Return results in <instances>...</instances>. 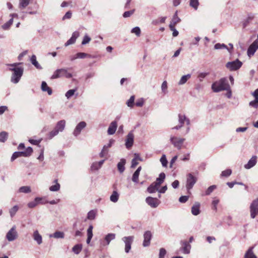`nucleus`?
<instances>
[{
	"label": "nucleus",
	"instance_id": "nucleus-48",
	"mask_svg": "<svg viewBox=\"0 0 258 258\" xmlns=\"http://www.w3.org/2000/svg\"><path fill=\"white\" fill-rule=\"evenodd\" d=\"M145 103V100L143 98H141L138 99L136 103H135V105H136L138 107H142Z\"/></svg>",
	"mask_w": 258,
	"mask_h": 258
},
{
	"label": "nucleus",
	"instance_id": "nucleus-30",
	"mask_svg": "<svg viewBox=\"0 0 258 258\" xmlns=\"http://www.w3.org/2000/svg\"><path fill=\"white\" fill-rule=\"evenodd\" d=\"M125 164V160L124 159H121L117 164V169L120 173H122L124 170V165Z\"/></svg>",
	"mask_w": 258,
	"mask_h": 258
},
{
	"label": "nucleus",
	"instance_id": "nucleus-45",
	"mask_svg": "<svg viewBox=\"0 0 258 258\" xmlns=\"http://www.w3.org/2000/svg\"><path fill=\"white\" fill-rule=\"evenodd\" d=\"M18 210L19 207L17 205L14 206L13 208H12L9 211L11 217H13L17 213V212L18 211Z\"/></svg>",
	"mask_w": 258,
	"mask_h": 258
},
{
	"label": "nucleus",
	"instance_id": "nucleus-37",
	"mask_svg": "<svg viewBox=\"0 0 258 258\" xmlns=\"http://www.w3.org/2000/svg\"><path fill=\"white\" fill-rule=\"evenodd\" d=\"M82 245L81 244H77L73 246L72 251L74 253L78 254L80 253L82 249Z\"/></svg>",
	"mask_w": 258,
	"mask_h": 258
},
{
	"label": "nucleus",
	"instance_id": "nucleus-43",
	"mask_svg": "<svg viewBox=\"0 0 258 258\" xmlns=\"http://www.w3.org/2000/svg\"><path fill=\"white\" fill-rule=\"evenodd\" d=\"M8 136V134L6 132H2L0 133V142H5Z\"/></svg>",
	"mask_w": 258,
	"mask_h": 258
},
{
	"label": "nucleus",
	"instance_id": "nucleus-13",
	"mask_svg": "<svg viewBox=\"0 0 258 258\" xmlns=\"http://www.w3.org/2000/svg\"><path fill=\"white\" fill-rule=\"evenodd\" d=\"M258 49V39L254 40L253 43L249 46L247 49V55L250 57L253 55L256 50Z\"/></svg>",
	"mask_w": 258,
	"mask_h": 258
},
{
	"label": "nucleus",
	"instance_id": "nucleus-12",
	"mask_svg": "<svg viewBox=\"0 0 258 258\" xmlns=\"http://www.w3.org/2000/svg\"><path fill=\"white\" fill-rule=\"evenodd\" d=\"M87 126L86 122L82 121L80 122L75 128L73 134L75 137H78L81 133L82 131Z\"/></svg>",
	"mask_w": 258,
	"mask_h": 258
},
{
	"label": "nucleus",
	"instance_id": "nucleus-21",
	"mask_svg": "<svg viewBox=\"0 0 258 258\" xmlns=\"http://www.w3.org/2000/svg\"><path fill=\"white\" fill-rule=\"evenodd\" d=\"M256 159L257 157L256 156H252L248 163L244 165V168L249 169L253 167L256 163Z\"/></svg>",
	"mask_w": 258,
	"mask_h": 258
},
{
	"label": "nucleus",
	"instance_id": "nucleus-31",
	"mask_svg": "<svg viewBox=\"0 0 258 258\" xmlns=\"http://www.w3.org/2000/svg\"><path fill=\"white\" fill-rule=\"evenodd\" d=\"M31 62L34 65L37 69L41 70L42 68L36 60V56L35 55H32L30 58Z\"/></svg>",
	"mask_w": 258,
	"mask_h": 258
},
{
	"label": "nucleus",
	"instance_id": "nucleus-63",
	"mask_svg": "<svg viewBox=\"0 0 258 258\" xmlns=\"http://www.w3.org/2000/svg\"><path fill=\"white\" fill-rule=\"evenodd\" d=\"M108 150L105 149L103 147L101 152L99 154V156L100 157H105L108 153Z\"/></svg>",
	"mask_w": 258,
	"mask_h": 258
},
{
	"label": "nucleus",
	"instance_id": "nucleus-42",
	"mask_svg": "<svg viewBox=\"0 0 258 258\" xmlns=\"http://www.w3.org/2000/svg\"><path fill=\"white\" fill-rule=\"evenodd\" d=\"M77 57L78 58H84L85 57H92V56L89 54H87L85 52H78L77 53Z\"/></svg>",
	"mask_w": 258,
	"mask_h": 258
},
{
	"label": "nucleus",
	"instance_id": "nucleus-18",
	"mask_svg": "<svg viewBox=\"0 0 258 258\" xmlns=\"http://www.w3.org/2000/svg\"><path fill=\"white\" fill-rule=\"evenodd\" d=\"M42 198L36 197L35 198L34 201L28 203L27 206L29 208H34L36 207L38 204H44V202H42Z\"/></svg>",
	"mask_w": 258,
	"mask_h": 258
},
{
	"label": "nucleus",
	"instance_id": "nucleus-49",
	"mask_svg": "<svg viewBox=\"0 0 258 258\" xmlns=\"http://www.w3.org/2000/svg\"><path fill=\"white\" fill-rule=\"evenodd\" d=\"M131 33L135 34L137 36H140L141 35V29L139 27H134L132 29Z\"/></svg>",
	"mask_w": 258,
	"mask_h": 258
},
{
	"label": "nucleus",
	"instance_id": "nucleus-59",
	"mask_svg": "<svg viewBox=\"0 0 258 258\" xmlns=\"http://www.w3.org/2000/svg\"><path fill=\"white\" fill-rule=\"evenodd\" d=\"M209 74L208 73H201L199 74L198 78L200 82L203 81V79Z\"/></svg>",
	"mask_w": 258,
	"mask_h": 258
},
{
	"label": "nucleus",
	"instance_id": "nucleus-17",
	"mask_svg": "<svg viewBox=\"0 0 258 258\" xmlns=\"http://www.w3.org/2000/svg\"><path fill=\"white\" fill-rule=\"evenodd\" d=\"M80 33L78 31H75L73 33L72 37L69 39L64 44L65 46H68L70 45L74 44L77 38L79 36Z\"/></svg>",
	"mask_w": 258,
	"mask_h": 258
},
{
	"label": "nucleus",
	"instance_id": "nucleus-54",
	"mask_svg": "<svg viewBox=\"0 0 258 258\" xmlns=\"http://www.w3.org/2000/svg\"><path fill=\"white\" fill-rule=\"evenodd\" d=\"M90 41H91V38L87 34H86L84 36V37H83V40L82 42V44L85 45V44L89 43V42Z\"/></svg>",
	"mask_w": 258,
	"mask_h": 258
},
{
	"label": "nucleus",
	"instance_id": "nucleus-19",
	"mask_svg": "<svg viewBox=\"0 0 258 258\" xmlns=\"http://www.w3.org/2000/svg\"><path fill=\"white\" fill-rule=\"evenodd\" d=\"M181 244L182 245L181 250L182 252L184 254H188L190 253V250L191 248V245L187 241H181Z\"/></svg>",
	"mask_w": 258,
	"mask_h": 258
},
{
	"label": "nucleus",
	"instance_id": "nucleus-28",
	"mask_svg": "<svg viewBox=\"0 0 258 258\" xmlns=\"http://www.w3.org/2000/svg\"><path fill=\"white\" fill-rule=\"evenodd\" d=\"M54 184L50 186L49 188V189L51 191H57L60 189V185L59 183H58L57 179H55L53 182Z\"/></svg>",
	"mask_w": 258,
	"mask_h": 258
},
{
	"label": "nucleus",
	"instance_id": "nucleus-33",
	"mask_svg": "<svg viewBox=\"0 0 258 258\" xmlns=\"http://www.w3.org/2000/svg\"><path fill=\"white\" fill-rule=\"evenodd\" d=\"M54 237L55 238H63L64 237V233L63 232L57 231L53 234H50L49 237Z\"/></svg>",
	"mask_w": 258,
	"mask_h": 258
},
{
	"label": "nucleus",
	"instance_id": "nucleus-25",
	"mask_svg": "<svg viewBox=\"0 0 258 258\" xmlns=\"http://www.w3.org/2000/svg\"><path fill=\"white\" fill-rule=\"evenodd\" d=\"M200 204L199 203L196 202L191 207V213L192 215L197 216L200 214Z\"/></svg>",
	"mask_w": 258,
	"mask_h": 258
},
{
	"label": "nucleus",
	"instance_id": "nucleus-11",
	"mask_svg": "<svg viewBox=\"0 0 258 258\" xmlns=\"http://www.w3.org/2000/svg\"><path fill=\"white\" fill-rule=\"evenodd\" d=\"M197 178L191 173H188L186 176V187L188 190L192 188L194 184L196 183Z\"/></svg>",
	"mask_w": 258,
	"mask_h": 258
},
{
	"label": "nucleus",
	"instance_id": "nucleus-56",
	"mask_svg": "<svg viewBox=\"0 0 258 258\" xmlns=\"http://www.w3.org/2000/svg\"><path fill=\"white\" fill-rule=\"evenodd\" d=\"M170 29L173 31L172 35L173 37H176L178 35V32L175 29V26L172 24H169Z\"/></svg>",
	"mask_w": 258,
	"mask_h": 258
},
{
	"label": "nucleus",
	"instance_id": "nucleus-7",
	"mask_svg": "<svg viewBox=\"0 0 258 258\" xmlns=\"http://www.w3.org/2000/svg\"><path fill=\"white\" fill-rule=\"evenodd\" d=\"M18 237L16 226H13L7 232L6 238L9 241H13Z\"/></svg>",
	"mask_w": 258,
	"mask_h": 258
},
{
	"label": "nucleus",
	"instance_id": "nucleus-2",
	"mask_svg": "<svg viewBox=\"0 0 258 258\" xmlns=\"http://www.w3.org/2000/svg\"><path fill=\"white\" fill-rule=\"evenodd\" d=\"M229 85L225 78H223L216 81L212 85V89L214 92H219L223 90H229Z\"/></svg>",
	"mask_w": 258,
	"mask_h": 258
},
{
	"label": "nucleus",
	"instance_id": "nucleus-38",
	"mask_svg": "<svg viewBox=\"0 0 258 258\" xmlns=\"http://www.w3.org/2000/svg\"><path fill=\"white\" fill-rule=\"evenodd\" d=\"M180 21V19L177 16V11H176L175 13L170 24H172V25H173V26H175V25L176 24L178 23Z\"/></svg>",
	"mask_w": 258,
	"mask_h": 258
},
{
	"label": "nucleus",
	"instance_id": "nucleus-41",
	"mask_svg": "<svg viewBox=\"0 0 258 258\" xmlns=\"http://www.w3.org/2000/svg\"><path fill=\"white\" fill-rule=\"evenodd\" d=\"M119 195L117 191H114L110 197L111 202L116 203L118 200Z\"/></svg>",
	"mask_w": 258,
	"mask_h": 258
},
{
	"label": "nucleus",
	"instance_id": "nucleus-22",
	"mask_svg": "<svg viewBox=\"0 0 258 258\" xmlns=\"http://www.w3.org/2000/svg\"><path fill=\"white\" fill-rule=\"evenodd\" d=\"M117 126V122L116 121H112L109 125L107 130L108 135H113L115 133Z\"/></svg>",
	"mask_w": 258,
	"mask_h": 258
},
{
	"label": "nucleus",
	"instance_id": "nucleus-61",
	"mask_svg": "<svg viewBox=\"0 0 258 258\" xmlns=\"http://www.w3.org/2000/svg\"><path fill=\"white\" fill-rule=\"evenodd\" d=\"M72 15V13L71 11L67 12L66 14L62 17V20H64L66 19H70L71 18Z\"/></svg>",
	"mask_w": 258,
	"mask_h": 258
},
{
	"label": "nucleus",
	"instance_id": "nucleus-32",
	"mask_svg": "<svg viewBox=\"0 0 258 258\" xmlns=\"http://www.w3.org/2000/svg\"><path fill=\"white\" fill-rule=\"evenodd\" d=\"M253 247H250L244 255V258H257L253 251Z\"/></svg>",
	"mask_w": 258,
	"mask_h": 258
},
{
	"label": "nucleus",
	"instance_id": "nucleus-6",
	"mask_svg": "<svg viewBox=\"0 0 258 258\" xmlns=\"http://www.w3.org/2000/svg\"><path fill=\"white\" fill-rule=\"evenodd\" d=\"M242 63L237 59L234 61H229L226 64V67L230 71H235L239 69L242 66Z\"/></svg>",
	"mask_w": 258,
	"mask_h": 258
},
{
	"label": "nucleus",
	"instance_id": "nucleus-24",
	"mask_svg": "<svg viewBox=\"0 0 258 258\" xmlns=\"http://www.w3.org/2000/svg\"><path fill=\"white\" fill-rule=\"evenodd\" d=\"M116 235L114 233H108L104 238V243L103 244L104 245H108L109 244L110 241L115 238Z\"/></svg>",
	"mask_w": 258,
	"mask_h": 258
},
{
	"label": "nucleus",
	"instance_id": "nucleus-14",
	"mask_svg": "<svg viewBox=\"0 0 258 258\" xmlns=\"http://www.w3.org/2000/svg\"><path fill=\"white\" fill-rule=\"evenodd\" d=\"M146 202L148 205L153 208L157 207L160 203V201L157 198L151 197H148L146 198Z\"/></svg>",
	"mask_w": 258,
	"mask_h": 258
},
{
	"label": "nucleus",
	"instance_id": "nucleus-52",
	"mask_svg": "<svg viewBox=\"0 0 258 258\" xmlns=\"http://www.w3.org/2000/svg\"><path fill=\"white\" fill-rule=\"evenodd\" d=\"M76 89H71V90H69V91H68L66 94H65V96L66 97L68 98V99H69L70 98H71L73 95H74V94H75V92H76Z\"/></svg>",
	"mask_w": 258,
	"mask_h": 258
},
{
	"label": "nucleus",
	"instance_id": "nucleus-3",
	"mask_svg": "<svg viewBox=\"0 0 258 258\" xmlns=\"http://www.w3.org/2000/svg\"><path fill=\"white\" fill-rule=\"evenodd\" d=\"M66 122L64 120H61L58 121L54 129L48 134V138L52 139L54 137L57 135L59 132H62L66 126Z\"/></svg>",
	"mask_w": 258,
	"mask_h": 258
},
{
	"label": "nucleus",
	"instance_id": "nucleus-40",
	"mask_svg": "<svg viewBox=\"0 0 258 258\" xmlns=\"http://www.w3.org/2000/svg\"><path fill=\"white\" fill-rule=\"evenodd\" d=\"M199 4V0H190L189 1V6L195 10L198 9Z\"/></svg>",
	"mask_w": 258,
	"mask_h": 258
},
{
	"label": "nucleus",
	"instance_id": "nucleus-55",
	"mask_svg": "<svg viewBox=\"0 0 258 258\" xmlns=\"http://www.w3.org/2000/svg\"><path fill=\"white\" fill-rule=\"evenodd\" d=\"M231 173L232 171L231 169H227L222 172L221 176L223 177H228L231 174Z\"/></svg>",
	"mask_w": 258,
	"mask_h": 258
},
{
	"label": "nucleus",
	"instance_id": "nucleus-27",
	"mask_svg": "<svg viewBox=\"0 0 258 258\" xmlns=\"http://www.w3.org/2000/svg\"><path fill=\"white\" fill-rule=\"evenodd\" d=\"M159 188L158 185L153 182L148 188L147 191L150 194L155 193L156 191H158Z\"/></svg>",
	"mask_w": 258,
	"mask_h": 258
},
{
	"label": "nucleus",
	"instance_id": "nucleus-62",
	"mask_svg": "<svg viewBox=\"0 0 258 258\" xmlns=\"http://www.w3.org/2000/svg\"><path fill=\"white\" fill-rule=\"evenodd\" d=\"M114 143V140L113 139H110L109 141V143L103 146V148L105 149L108 150V148H110L112 144Z\"/></svg>",
	"mask_w": 258,
	"mask_h": 258
},
{
	"label": "nucleus",
	"instance_id": "nucleus-1",
	"mask_svg": "<svg viewBox=\"0 0 258 258\" xmlns=\"http://www.w3.org/2000/svg\"><path fill=\"white\" fill-rule=\"evenodd\" d=\"M22 62L7 64L9 70L12 72L11 82L14 84H17L20 80L24 73V68L21 66Z\"/></svg>",
	"mask_w": 258,
	"mask_h": 258
},
{
	"label": "nucleus",
	"instance_id": "nucleus-15",
	"mask_svg": "<svg viewBox=\"0 0 258 258\" xmlns=\"http://www.w3.org/2000/svg\"><path fill=\"white\" fill-rule=\"evenodd\" d=\"M134 135L133 131H131L126 136L125 145L127 149H130L133 145Z\"/></svg>",
	"mask_w": 258,
	"mask_h": 258
},
{
	"label": "nucleus",
	"instance_id": "nucleus-9",
	"mask_svg": "<svg viewBox=\"0 0 258 258\" xmlns=\"http://www.w3.org/2000/svg\"><path fill=\"white\" fill-rule=\"evenodd\" d=\"M250 213L251 218L254 219L258 215V198L253 200L250 206Z\"/></svg>",
	"mask_w": 258,
	"mask_h": 258
},
{
	"label": "nucleus",
	"instance_id": "nucleus-36",
	"mask_svg": "<svg viewBox=\"0 0 258 258\" xmlns=\"http://www.w3.org/2000/svg\"><path fill=\"white\" fill-rule=\"evenodd\" d=\"M18 192L21 193L28 194L31 192V188L29 186H23L19 188Z\"/></svg>",
	"mask_w": 258,
	"mask_h": 258
},
{
	"label": "nucleus",
	"instance_id": "nucleus-5",
	"mask_svg": "<svg viewBox=\"0 0 258 258\" xmlns=\"http://www.w3.org/2000/svg\"><path fill=\"white\" fill-rule=\"evenodd\" d=\"M33 152V149L31 147H29L25 151L22 152H15L12 155L11 161H13L18 157H29Z\"/></svg>",
	"mask_w": 258,
	"mask_h": 258
},
{
	"label": "nucleus",
	"instance_id": "nucleus-50",
	"mask_svg": "<svg viewBox=\"0 0 258 258\" xmlns=\"http://www.w3.org/2000/svg\"><path fill=\"white\" fill-rule=\"evenodd\" d=\"M95 212L93 210H91L88 213L87 218L89 220H93L95 218Z\"/></svg>",
	"mask_w": 258,
	"mask_h": 258
},
{
	"label": "nucleus",
	"instance_id": "nucleus-44",
	"mask_svg": "<svg viewBox=\"0 0 258 258\" xmlns=\"http://www.w3.org/2000/svg\"><path fill=\"white\" fill-rule=\"evenodd\" d=\"M249 106L254 109L258 108V98L254 99L249 103Z\"/></svg>",
	"mask_w": 258,
	"mask_h": 258
},
{
	"label": "nucleus",
	"instance_id": "nucleus-20",
	"mask_svg": "<svg viewBox=\"0 0 258 258\" xmlns=\"http://www.w3.org/2000/svg\"><path fill=\"white\" fill-rule=\"evenodd\" d=\"M178 122L180 125H182L183 126L184 123L185 122L187 125H189L190 124L189 119L187 118L185 115L182 114H178Z\"/></svg>",
	"mask_w": 258,
	"mask_h": 258
},
{
	"label": "nucleus",
	"instance_id": "nucleus-47",
	"mask_svg": "<svg viewBox=\"0 0 258 258\" xmlns=\"http://www.w3.org/2000/svg\"><path fill=\"white\" fill-rule=\"evenodd\" d=\"M166 19V17H161L158 20H156L153 21L152 23L155 25H157L159 23H164Z\"/></svg>",
	"mask_w": 258,
	"mask_h": 258
},
{
	"label": "nucleus",
	"instance_id": "nucleus-64",
	"mask_svg": "<svg viewBox=\"0 0 258 258\" xmlns=\"http://www.w3.org/2000/svg\"><path fill=\"white\" fill-rule=\"evenodd\" d=\"M188 196H181L179 198V201L180 203H184L186 202L188 200Z\"/></svg>",
	"mask_w": 258,
	"mask_h": 258
},
{
	"label": "nucleus",
	"instance_id": "nucleus-39",
	"mask_svg": "<svg viewBox=\"0 0 258 258\" xmlns=\"http://www.w3.org/2000/svg\"><path fill=\"white\" fill-rule=\"evenodd\" d=\"M135 96L134 95H132L131 96L130 99L127 100L126 104L128 107L131 108H133L135 105Z\"/></svg>",
	"mask_w": 258,
	"mask_h": 258
},
{
	"label": "nucleus",
	"instance_id": "nucleus-29",
	"mask_svg": "<svg viewBox=\"0 0 258 258\" xmlns=\"http://www.w3.org/2000/svg\"><path fill=\"white\" fill-rule=\"evenodd\" d=\"M30 0H20L19 8L20 10L25 9L30 4Z\"/></svg>",
	"mask_w": 258,
	"mask_h": 258
},
{
	"label": "nucleus",
	"instance_id": "nucleus-57",
	"mask_svg": "<svg viewBox=\"0 0 258 258\" xmlns=\"http://www.w3.org/2000/svg\"><path fill=\"white\" fill-rule=\"evenodd\" d=\"M166 254V250L164 248H161L159 250V258H164Z\"/></svg>",
	"mask_w": 258,
	"mask_h": 258
},
{
	"label": "nucleus",
	"instance_id": "nucleus-34",
	"mask_svg": "<svg viewBox=\"0 0 258 258\" xmlns=\"http://www.w3.org/2000/svg\"><path fill=\"white\" fill-rule=\"evenodd\" d=\"M214 48L215 49H226L229 51V53H231V52H232V51H230V49L228 47H227V45L224 43H216L214 45Z\"/></svg>",
	"mask_w": 258,
	"mask_h": 258
},
{
	"label": "nucleus",
	"instance_id": "nucleus-16",
	"mask_svg": "<svg viewBox=\"0 0 258 258\" xmlns=\"http://www.w3.org/2000/svg\"><path fill=\"white\" fill-rule=\"evenodd\" d=\"M152 237V233L150 231H146L144 234V241L143 245L144 247H147L150 245V240Z\"/></svg>",
	"mask_w": 258,
	"mask_h": 258
},
{
	"label": "nucleus",
	"instance_id": "nucleus-53",
	"mask_svg": "<svg viewBox=\"0 0 258 258\" xmlns=\"http://www.w3.org/2000/svg\"><path fill=\"white\" fill-rule=\"evenodd\" d=\"M139 175L140 174L136 173V172L134 173L132 180L134 183H138L139 182Z\"/></svg>",
	"mask_w": 258,
	"mask_h": 258
},
{
	"label": "nucleus",
	"instance_id": "nucleus-4",
	"mask_svg": "<svg viewBox=\"0 0 258 258\" xmlns=\"http://www.w3.org/2000/svg\"><path fill=\"white\" fill-rule=\"evenodd\" d=\"M65 76L67 78L72 77V74L68 73L66 69H60L56 70L51 77V79H55L61 77Z\"/></svg>",
	"mask_w": 258,
	"mask_h": 258
},
{
	"label": "nucleus",
	"instance_id": "nucleus-46",
	"mask_svg": "<svg viewBox=\"0 0 258 258\" xmlns=\"http://www.w3.org/2000/svg\"><path fill=\"white\" fill-rule=\"evenodd\" d=\"M160 161L162 164V165L163 167H167L168 161L167 160L165 155H164V154L162 155V156H161V157L160 158Z\"/></svg>",
	"mask_w": 258,
	"mask_h": 258
},
{
	"label": "nucleus",
	"instance_id": "nucleus-8",
	"mask_svg": "<svg viewBox=\"0 0 258 258\" xmlns=\"http://www.w3.org/2000/svg\"><path fill=\"white\" fill-rule=\"evenodd\" d=\"M184 140L185 139L183 138H178L172 136H171L170 138V141L172 144L178 150L181 149Z\"/></svg>",
	"mask_w": 258,
	"mask_h": 258
},
{
	"label": "nucleus",
	"instance_id": "nucleus-60",
	"mask_svg": "<svg viewBox=\"0 0 258 258\" xmlns=\"http://www.w3.org/2000/svg\"><path fill=\"white\" fill-rule=\"evenodd\" d=\"M135 12V10H132L129 11L125 12L123 14V17L124 18L130 17L131 15H132Z\"/></svg>",
	"mask_w": 258,
	"mask_h": 258
},
{
	"label": "nucleus",
	"instance_id": "nucleus-10",
	"mask_svg": "<svg viewBox=\"0 0 258 258\" xmlns=\"http://www.w3.org/2000/svg\"><path fill=\"white\" fill-rule=\"evenodd\" d=\"M134 239V236H124L122 238V240L125 244V251L126 253H128L131 249V245L133 242Z\"/></svg>",
	"mask_w": 258,
	"mask_h": 258
},
{
	"label": "nucleus",
	"instance_id": "nucleus-23",
	"mask_svg": "<svg viewBox=\"0 0 258 258\" xmlns=\"http://www.w3.org/2000/svg\"><path fill=\"white\" fill-rule=\"evenodd\" d=\"M33 239L37 242L38 245L41 244L42 243V236L39 233L38 230H35L33 233Z\"/></svg>",
	"mask_w": 258,
	"mask_h": 258
},
{
	"label": "nucleus",
	"instance_id": "nucleus-35",
	"mask_svg": "<svg viewBox=\"0 0 258 258\" xmlns=\"http://www.w3.org/2000/svg\"><path fill=\"white\" fill-rule=\"evenodd\" d=\"M190 77L191 75L189 74L182 76L179 81L178 82V85H182L184 84L187 81V80L190 78Z\"/></svg>",
	"mask_w": 258,
	"mask_h": 258
},
{
	"label": "nucleus",
	"instance_id": "nucleus-26",
	"mask_svg": "<svg viewBox=\"0 0 258 258\" xmlns=\"http://www.w3.org/2000/svg\"><path fill=\"white\" fill-rule=\"evenodd\" d=\"M41 88L42 91L47 92L49 95H51L52 93L51 89L48 86L47 83L44 81L42 82Z\"/></svg>",
	"mask_w": 258,
	"mask_h": 258
},
{
	"label": "nucleus",
	"instance_id": "nucleus-51",
	"mask_svg": "<svg viewBox=\"0 0 258 258\" xmlns=\"http://www.w3.org/2000/svg\"><path fill=\"white\" fill-rule=\"evenodd\" d=\"M216 188V186L215 185H213L210 186H209L208 189L206 190L205 195H209L212 193L214 189Z\"/></svg>",
	"mask_w": 258,
	"mask_h": 258
},
{
	"label": "nucleus",
	"instance_id": "nucleus-58",
	"mask_svg": "<svg viewBox=\"0 0 258 258\" xmlns=\"http://www.w3.org/2000/svg\"><path fill=\"white\" fill-rule=\"evenodd\" d=\"M161 89H162V92L164 93L165 94V93H167V82L166 81H164L162 83V85H161Z\"/></svg>",
	"mask_w": 258,
	"mask_h": 258
}]
</instances>
